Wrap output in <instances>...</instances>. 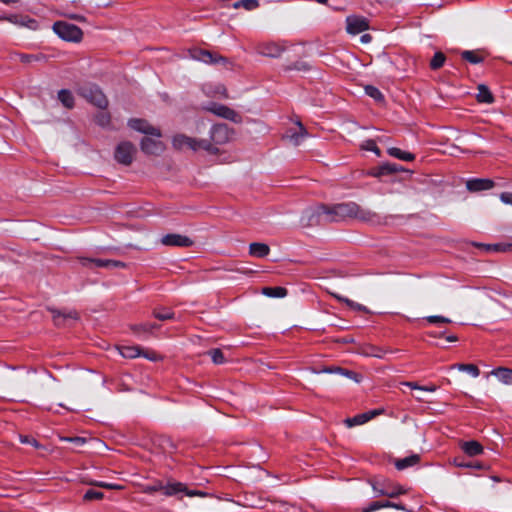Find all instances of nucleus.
I'll return each mask as SVG.
<instances>
[{
    "label": "nucleus",
    "mask_w": 512,
    "mask_h": 512,
    "mask_svg": "<svg viewBox=\"0 0 512 512\" xmlns=\"http://www.w3.org/2000/svg\"><path fill=\"white\" fill-rule=\"evenodd\" d=\"M49 311L52 313L53 321L57 326H65L68 321H77L79 319V314L75 310L60 311L49 308Z\"/></svg>",
    "instance_id": "15"
},
{
    "label": "nucleus",
    "mask_w": 512,
    "mask_h": 512,
    "mask_svg": "<svg viewBox=\"0 0 512 512\" xmlns=\"http://www.w3.org/2000/svg\"><path fill=\"white\" fill-rule=\"evenodd\" d=\"M369 421L368 415L366 413L358 414L352 418H347L344 422L347 427L351 428L357 425H362Z\"/></svg>",
    "instance_id": "33"
},
{
    "label": "nucleus",
    "mask_w": 512,
    "mask_h": 512,
    "mask_svg": "<svg viewBox=\"0 0 512 512\" xmlns=\"http://www.w3.org/2000/svg\"><path fill=\"white\" fill-rule=\"evenodd\" d=\"M262 294L268 297L282 298L287 295V290L284 287H264Z\"/></svg>",
    "instance_id": "30"
},
{
    "label": "nucleus",
    "mask_w": 512,
    "mask_h": 512,
    "mask_svg": "<svg viewBox=\"0 0 512 512\" xmlns=\"http://www.w3.org/2000/svg\"><path fill=\"white\" fill-rule=\"evenodd\" d=\"M325 211L327 223L341 222L349 218L368 223H380V217L376 212L362 208L355 202L325 205Z\"/></svg>",
    "instance_id": "1"
},
{
    "label": "nucleus",
    "mask_w": 512,
    "mask_h": 512,
    "mask_svg": "<svg viewBox=\"0 0 512 512\" xmlns=\"http://www.w3.org/2000/svg\"><path fill=\"white\" fill-rule=\"evenodd\" d=\"M81 95L100 109H105L108 105L106 96L97 86L82 88Z\"/></svg>",
    "instance_id": "10"
},
{
    "label": "nucleus",
    "mask_w": 512,
    "mask_h": 512,
    "mask_svg": "<svg viewBox=\"0 0 512 512\" xmlns=\"http://www.w3.org/2000/svg\"><path fill=\"white\" fill-rule=\"evenodd\" d=\"M435 390H436V386L435 385L422 386V391L434 392Z\"/></svg>",
    "instance_id": "64"
},
{
    "label": "nucleus",
    "mask_w": 512,
    "mask_h": 512,
    "mask_svg": "<svg viewBox=\"0 0 512 512\" xmlns=\"http://www.w3.org/2000/svg\"><path fill=\"white\" fill-rule=\"evenodd\" d=\"M393 508L395 509H398V510H403V511H407V512H412L410 510H407L402 504L400 503H393Z\"/></svg>",
    "instance_id": "63"
},
{
    "label": "nucleus",
    "mask_w": 512,
    "mask_h": 512,
    "mask_svg": "<svg viewBox=\"0 0 512 512\" xmlns=\"http://www.w3.org/2000/svg\"><path fill=\"white\" fill-rule=\"evenodd\" d=\"M172 146L176 150L188 148L193 151L205 150L212 153L217 151L208 139H196L184 134L174 135L172 138Z\"/></svg>",
    "instance_id": "2"
},
{
    "label": "nucleus",
    "mask_w": 512,
    "mask_h": 512,
    "mask_svg": "<svg viewBox=\"0 0 512 512\" xmlns=\"http://www.w3.org/2000/svg\"><path fill=\"white\" fill-rule=\"evenodd\" d=\"M153 315L155 318H157L158 320H162V321L174 318V313L169 310H163V311L155 310L153 312Z\"/></svg>",
    "instance_id": "48"
},
{
    "label": "nucleus",
    "mask_w": 512,
    "mask_h": 512,
    "mask_svg": "<svg viewBox=\"0 0 512 512\" xmlns=\"http://www.w3.org/2000/svg\"><path fill=\"white\" fill-rule=\"evenodd\" d=\"M334 296L338 300H340L342 302H345L348 306H350L351 308H353L355 310L363 311V312H368V309L365 306H362L361 304L355 303V302L349 300L348 298H343V297H340L338 295H334Z\"/></svg>",
    "instance_id": "45"
},
{
    "label": "nucleus",
    "mask_w": 512,
    "mask_h": 512,
    "mask_svg": "<svg viewBox=\"0 0 512 512\" xmlns=\"http://www.w3.org/2000/svg\"><path fill=\"white\" fill-rule=\"evenodd\" d=\"M163 487L164 486L161 483H159V484L147 487L146 490L148 492H156V491H162L163 492Z\"/></svg>",
    "instance_id": "60"
},
{
    "label": "nucleus",
    "mask_w": 512,
    "mask_h": 512,
    "mask_svg": "<svg viewBox=\"0 0 512 512\" xmlns=\"http://www.w3.org/2000/svg\"><path fill=\"white\" fill-rule=\"evenodd\" d=\"M388 154L392 157H395V158H398L400 160H403V161H413L415 159V155L410 153V152H406V151H403L399 148H396V147H391L387 150Z\"/></svg>",
    "instance_id": "29"
},
{
    "label": "nucleus",
    "mask_w": 512,
    "mask_h": 512,
    "mask_svg": "<svg viewBox=\"0 0 512 512\" xmlns=\"http://www.w3.org/2000/svg\"><path fill=\"white\" fill-rule=\"evenodd\" d=\"M494 187V182L491 179H471L466 182V188L470 192H479L489 190Z\"/></svg>",
    "instance_id": "20"
},
{
    "label": "nucleus",
    "mask_w": 512,
    "mask_h": 512,
    "mask_svg": "<svg viewBox=\"0 0 512 512\" xmlns=\"http://www.w3.org/2000/svg\"><path fill=\"white\" fill-rule=\"evenodd\" d=\"M242 8L252 11L260 6L259 0H241Z\"/></svg>",
    "instance_id": "51"
},
{
    "label": "nucleus",
    "mask_w": 512,
    "mask_h": 512,
    "mask_svg": "<svg viewBox=\"0 0 512 512\" xmlns=\"http://www.w3.org/2000/svg\"><path fill=\"white\" fill-rule=\"evenodd\" d=\"M393 507V502L390 501H375L369 504L362 512H373L381 508Z\"/></svg>",
    "instance_id": "36"
},
{
    "label": "nucleus",
    "mask_w": 512,
    "mask_h": 512,
    "mask_svg": "<svg viewBox=\"0 0 512 512\" xmlns=\"http://www.w3.org/2000/svg\"><path fill=\"white\" fill-rule=\"evenodd\" d=\"M311 371L313 373H322L323 372V373L339 374L342 376H346V377L354 380L355 382H360V376L357 373L350 371V370L342 369L340 367H327V368H324L323 370L312 369Z\"/></svg>",
    "instance_id": "21"
},
{
    "label": "nucleus",
    "mask_w": 512,
    "mask_h": 512,
    "mask_svg": "<svg viewBox=\"0 0 512 512\" xmlns=\"http://www.w3.org/2000/svg\"><path fill=\"white\" fill-rule=\"evenodd\" d=\"M97 121H98V123H99L100 125L105 126V125H107V124L109 123L110 118H109V116H108L107 114L102 113V114L98 117V120H97Z\"/></svg>",
    "instance_id": "58"
},
{
    "label": "nucleus",
    "mask_w": 512,
    "mask_h": 512,
    "mask_svg": "<svg viewBox=\"0 0 512 512\" xmlns=\"http://www.w3.org/2000/svg\"><path fill=\"white\" fill-rule=\"evenodd\" d=\"M179 492H185L186 495H188V496H195V495L205 496L206 495V493L201 492V491H190L187 489V487L183 483H180V482L169 483L165 487H163V493L167 496L176 495Z\"/></svg>",
    "instance_id": "18"
},
{
    "label": "nucleus",
    "mask_w": 512,
    "mask_h": 512,
    "mask_svg": "<svg viewBox=\"0 0 512 512\" xmlns=\"http://www.w3.org/2000/svg\"><path fill=\"white\" fill-rule=\"evenodd\" d=\"M296 125L297 130L289 129L283 136L284 139L288 140L294 146L300 145L303 139H305L308 136L306 128L300 121H298Z\"/></svg>",
    "instance_id": "17"
},
{
    "label": "nucleus",
    "mask_w": 512,
    "mask_h": 512,
    "mask_svg": "<svg viewBox=\"0 0 512 512\" xmlns=\"http://www.w3.org/2000/svg\"><path fill=\"white\" fill-rule=\"evenodd\" d=\"M425 319L427 322L432 323V324H435V323L449 324L452 322L450 318H447L444 316H438V315L428 316Z\"/></svg>",
    "instance_id": "50"
},
{
    "label": "nucleus",
    "mask_w": 512,
    "mask_h": 512,
    "mask_svg": "<svg viewBox=\"0 0 512 512\" xmlns=\"http://www.w3.org/2000/svg\"><path fill=\"white\" fill-rule=\"evenodd\" d=\"M128 126L131 129L146 135L155 136L157 138L162 136L160 129L152 126L147 120L144 119L132 118L128 121Z\"/></svg>",
    "instance_id": "11"
},
{
    "label": "nucleus",
    "mask_w": 512,
    "mask_h": 512,
    "mask_svg": "<svg viewBox=\"0 0 512 512\" xmlns=\"http://www.w3.org/2000/svg\"><path fill=\"white\" fill-rule=\"evenodd\" d=\"M286 50V46L281 42H264L257 46V52L266 57L278 58Z\"/></svg>",
    "instance_id": "13"
},
{
    "label": "nucleus",
    "mask_w": 512,
    "mask_h": 512,
    "mask_svg": "<svg viewBox=\"0 0 512 512\" xmlns=\"http://www.w3.org/2000/svg\"><path fill=\"white\" fill-rule=\"evenodd\" d=\"M29 374L15 375L12 378V388L17 390L18 388L25 386L28 383Z\"/></svg>",
    "instance_id": "40"
},
{
    "label": "nucleus",
    "mask_w": 512,
    "mask_h": 512,
    "mask_svg": "<svg viewBox=\"0 0 512 512\" xmlns=\"http://www.w3.org/2000/svg\"><path fill=\"white\" fill-rule=\"evenodd\" d=\"M325 205L320 204L311 206L303 210L300 216V224L302 227H312L327 224L325 220Z\"/></svg>",
    "instance_id": "3"
},
{
    "label": "nucleus",
    "mask_w": 512,
    "mask_h": 512,
    "mask_svg": "<svg viewBox=\"0 0 512 512\" xmlns=\"http://www.w3.org/2000/svg\"><path fill=\"white\" fill-rule=\"evenodd\" d=\"M403 385L408 386V387H410L412 389H416V390H421L422 391V386H419L415 382H404Z\"/></svg>",
    "instance_id": "61"
},
{
    "label": "nucleus",
    "mask_w": 512,
    "mask_h": 512,
    "mask_svg": "<svg viewBox=\"0 0 512 512\" xmlns=\"http://www.w3.org/2000/svg\"><path fill=\"white\" fill-rule=\"evenodd\" d=\"M103 497H104V494L102 492L90 489V490L86 491V493L83 496V499L85 501H92V500H100Z\"/></svg>",
    "instance_id": "46"
},
{
    "label": "nucleus",
    "mask_w": 512,
    "mask_h": 512,
    "mask_svg": "<svg viewBox=\"0 0 512 512\" xmlns=\"http://www.w3.org/2000/svg\"><path fill=\"white\" fill-rule=\"evenodd\" d=\"M20 441L22 443L31 444L36 448H40V444L34 438H30L28 436H20Z\"/></svg>",
    "instance_id": "54"
},
{
    "label": "nucleus",
    "mask_w": 512,
    "mask_h": 512,
    "mask_svg": "<svg viewBox=\"0 0 512 512\" xmlns=\"http://www.w3.org/2000/svg\"><path fill=\"white\" fill-rule=\"evenodd\" d=\"M205 109L218 117L230 120L236 124L242 123V116L226 105L213 103Z\"/></svg>",
    "instance_id": "8"
},
{
    "label": "nucleus",
    "mask_w": 512,
    "mask_h": 512,
    "mask_svg": "<svg viewBox=\"0 0 512 512\" xmlns=\"http://www.w3.org/2000/svg\"><path fill=\"white\" fill-rule=\"evenodd\" d=\"M477 90L478 93L476 95V99L478 102L486 104H491L494 102V96L492 95V93L490 92L489 88L486 85H478Z\"/></svg>",
    "instance_id": "26"
},
{
    "label": "nucleus",
    "mask_w": 512,
    "mask_h": 512,
    "mask_svg": "<svg viewBox=\"0 0 512 512\" xmlns=\"http://www.w3.org/2000/svg\"><path fill=\"white\" fill-rule=\"evenodd\" d=\"M58 99L66 108L71 109L74 106V97L69 90H60L58 92Z\"/></svg>",
    "instance_id": "31"
},
{
    "label": "nucleus",
    "mask_w": 512,
    "mask_h": 512,
    "mask_svg": "<svg viewBox=\"0 0 512 512\" xmlns=\"http://www.w3.org/2000/svg\"><path fill=\"white\" fill-rule=\"evenodd\" d=\"M0 20L8 21L12 24L19 25L22 27H27L31 30H36L38 28V22L30 18L26 15L13 14L9 16L1 17Z\"/></svg>",
    "instance_id": "16"
},
{
    "label": "nucleus",
    "mask_w": 512,
    "mask_h": 512,
    "mask_svg": "<svg viewBox=\"0 0 512 512\" xmlns=\"http://www.w3.org/2000/svg\"><path fill=\"white\" fill-rule=\"evenodd\" d=\"M388 350H385L383 348H379V347H370V351L369 352H366V355H370V356H374V357H378V358H383L384 357V354L387 352Z\"/></svg>",
    "instance_id": "52"
},
{
    "label": "nucleus",
    "mask_w": 512,
    "mask_h": 512,
    "mask_svg": "<svg viewBox=\"0 0 512 512\" xmlns=\"http://www.w3.org/2000/svg\"><path fill=\"white\" fill-rule=\"evenodd\" d=\"M16 56L24 64H30L34 61L45 59V56L42 54H17Z\"/></svg>",
    "instance_id": "38"
},
{
    "label": "nucleus",
    "mask_w": 512,
    "mask_h": 512,
    "mask_svg": "<svg viewBox=\"0 0 512 512\" xmlns=\"http://www.w3.org/2000/svg\"><path fill=\"white\" fill-rule=\"evenodd\" d=\"M189 55L192 59L201 61L206 64L226 65L229 63V60L226 57H223L219 54L213 53L208 50L191 49V50H189Z\"/></svg>",
    "instance_id": "7"
},
{
    "label": "nucleus",
    "mask_w": 512,
    "mask_h": 512,
    "mask_svg": "<svg viewBox=\"0 0 512 512\" xmlns=\"http://www.w3.org/2000/svg\"><path fill=\"white\" fill-rule=\"evenodd\" d=\"M372 487H373V490L376 492L377 496H387V497H390V498H394V497H397L400 494L405 493L404 490L390 491V489L387 488L386 485H382L379 482H374L372 484Z\"/></svg>",
    "instance_id": "25"
},
{
    "label": "nucleus",
    "mask_w": 512,
    "mask_h": 512,
    "mask_svg": "<svg viewBox=\"0 0 512 512\" xmlns=\"http://www.w3.org/2000/svg\"><path fill=\"white\" fill-rule=\"evenodd\" d=\"M491 374L496 376L503 384H512V369L505 367H498L491 371Z\"/></svg>",
    "instance_id": "24"
},
{
    "label": "nucleus",
    "mask_w": 512,
    "mask_h": 512,
    "mask_svg": "<svg viewBox=\"0 0 512 512\" xmlns=\"http://www.w3.org/2000/svg\"><path fill=\"white\" fill-rule=\"evenodd\" d=\"M500 199L503 203L512 205V193L509 192H503L500 195Z\"/></svg>",
    "instance_id": "57"
},
{
    "label": "nucleus",
    "mask_w": 512,
    "mask_h": 512,
    "mask_svg": "<svg viewBox=\"0 0 512 512\" xmlns=\"http://www.w3.org/2000/svg\"><path fill=\"white\" fill-rule=\"evenodd\" d=\"M77 260L83 267H87L90 269H93V268L114 269V268H125L126 267V263H124L122 261H118V260L86 258V257H79V258H77Z\"/></svg>",
    "instance_id": "6"
},
{
    "label": "nucleus",
    "mask_w": 512,
    "mask_h": 512,
    "mask_svg": "<svg viewBox=\"0 0 512 512\" xmlns=\"http://www.w3.org/2000/svg\"><path fill=\"white\" fill-rule=\"evenodd\" d=\"M120 354L124 358L133 359L141 355V348L139 346H124L120 348Z\"/></svg>",
    "instance_id": "32"
},
{
    "label": "nucleus",
    "mask_w": 512,
    "mask_h": 512,
    "mask_svg": "<svg viewBox=\"0 0 512 512\" xmlns=\"http://www.w3.org/2000/svg\"><path fill=\"white\" fill-rule=\"evenodd\" d=\"M461 449L470 457H474L483 453V446L475 440L462 442Z\"/></svg>",
    "instance_id": "22"
},
{
    "label": "nucleus",
    "mask_w": 512,
    "mask_h": 512,
    "mask_svg": "<svg viewBox=\"0 0 512 512\" xmlns=\"http://www.w3.org/2000/svg\"><path fill=\"white\" fill-rule=\"evenodd\" d=\"M454 463L456 466H459V467H468V468H475V469H482L483 468V465L479 462H475V463H464V462H458L456 459L454 460Z\"/></svg>",
    "instance_id": "53"
},
{
    "label": "nucleus",
    "mask_w": 512,
    "mask_h": 512,
    "mask_svg": "<svg viewBox=\"0 0 512 512\" xmlns=\"http://www.w3.org/2000/svg\"><path fill=\"white\" fill-rule=\"evenodd\" d=\"M208 355L211 357L214 364H223L226 361L223 352L219 348L209 350Z\"/></svg>",
    "instance_id": "37"
},
{
    "label": "nucleus",
    "mask_w": 512,
    "mask_h": 512,
    "mask_svg": "<svg viewBox=\"0 0 512 512\" xmlns=\"http://www.w3.org/2000/svg\"><path fill=\"white\" fill-rule=\"evenodd\" d=\"M54 32L63 40L79 42L82 39V30L74 24L58 21L53 24Z\"/></svg>",
    "instance_id": "4"
},
{
    "label": "nucleus",
    "mask_w": 512,
    "mask_h": 512,
    "mask_svg": "<svg viewBox=\"0 0 512 512\" xmlns=\"http://www.w3.org/2000/svg\"><path fill=\"white\" fill-rule=\"evenodd\" d=\"M59 439L61 441L74 443L77 447H81V446H83L87 442V439L84 438V437H65V436H60Z\"/></svg>",
    "instance_id": "47"
},
{
    "label": "nucleus",
    "mask_w": 512,
    "mask_h": 512,
    "mask_svg": "<svg viewBox=\"0 0 512 512\" xmlns=\"http://www.w3.org/2000/svg\"><path fill=\"white\" fill-rule=\"evenodd\" d=\"M141 151L146 155L159 156L165 151V144L160 140L149 137L142 138L140 142Z\"/></svg>",
    "instance_id": "14"
},
{
    "label": "nucleus",
    "mask_w": 512,
    "mask_h": 512,
    "mask_svg": "<svg viewBox=\"0 0 512 512\" xmlns=\"http://www.w3.org/2000/svg\"><path fill=\"white\" fill-rule=\"evenodd\" d=\"M372 40V37L370 34H364L360 37V41L363 43V44H367L369 42H371Z\"/></svg>",
    "instance_id": "62"
},
{
    "label": "nucleus",
    "mask_w": 512,
    "mask_h": 512,
    "mask_svg": "<svg viewBox=\"0 0 512 512\" xmlns=\"http://www.w3.org/2000/svg\"><path fill=\"white\" fill-rule=\"evenodd\" d=\"M456 367L460 371H466L470 373L473 377H478L480 374L479 368L474 364H457Z\"/></svg>",
    "instance_id": "42"
},
{
    "label": "nucleus",
    "mask_w": 512,
    "mask_h": 512,
    "mask_svg": "<svg viewBox=\"0 0 512 512\" xmlns=\"http://www.w3.org/2000/svg\"><path fill=\"white\" fill-rule=\"evenodd\" d=\"M347 32L352 35L359 34L368 29V22L365 18L349 16L346 19Z\"/></svg>",
    "instance_id": "19"
},
{
    "label": "nucleus",
    "mask_w": 512,
    "mask_h": 512,
    "mask_svg": "<svg viewBox=\"0 0 512 512\" xmlns=\"http://www.w3.org/2000/svg\"><path fill=\"white\" fill-rule=\"evenodd\" d=\"M270 252V248L265 243L254 242L249 245V253L252 256L263 258Z\"/></svg>",
    "instance_id": "23"
},
{
    "label": "nucleus",
    "mask_w": 512,
    "mask_h": 512,
    "mask_svg": "<svg viewBox=\"0 0 512 512\" xmlns=\"http://www.w3.org/2000/svg\"><path fill=\"white\" fill-rule=\"evenodd\" d=\"M375 145L376 142L374 140L368 139L361 144V149L371 151L373 148H375Z\"/></svg>",
    "instance_id": "55"
},
{
    "label": "nucleus",
    "mask_w": 512,
    "mask_h": 512,
    "mask_svg": "<svg viewBox=\"0 0 512 512\" xmlns=\"http://www.w3.org/2000/svg\"><path fill=\"white\" fill-rule=\"evenodd\" d=\"M234 130L229 128L226 124H216L210 131V142L215 144H225L231 141L234 137Z\"/></svg>",
    "instance_id": "9"
},
{
    "label": "nucleus",
    "mask_w": 512,
    "mask_h": 512,
    "mask_svg": "<svg viewBox=\"0 0 512 512\" xmlns=\"http://www.w3.org/2000/svg\"><path fill=\"white\" fill-rule=\"evenodd\" d=\"M383 410L381 409H375V410H372V411H368V412H365L366 415H368L369 417V420L373 419L374 417L382 414Z\"/></svg>",
    "instance_id": "59"
},
{
    "label": "nucleus",
    "mask_w": 512,
    "mask_h": 512,
    "mask_svg": "<svg viewBox=\"0 0 512 512\" xmlns=\"http://www.w3.org/2000/svg\"><path fill=\"white\" fill-rule=\"evenodd\" d=\"M136 153L137 148L132 142L121 141L115 147L114 158L119 164L129 166L134 161Z\"/></svg>",
    "instance_id": "5"
},
{
    "label": "nucleus",
    "mask_w": 512,
    "mask_h": 512,
    "mask_svg": "<svg viewBox=\"0 0 512 512\" xmlns=\"http://www.w3.org/2000/svg\"><path fill=\"white\" fill-rule=\"evenodd\" d=\"M157 328H159V325H157L155 323H145V324L132 326V329L136 334L152 333L153 329H157Z\"/></svg>",
    "instance_id": "35"
},
{
    "label": "nucleus",
    "mask_w": 512,
    "mask_h": 512,
    "mask_svg": "<svg viewBox=\"0 0 512 512\" xmlns=\"http://www.w3.org/2000/svg\"><path fill=\"white\" fill-rule=\"evenodd\" d=\"M461 57L472 64H478L483 61V58L477 55L474 51L465 50L461 52Z\"/></svg>",
    "instance_id": "39"
},
{
    "label": "nucleus",
    "mask_w": 512,
    "mask_h": 512,
    "mask_svg": "<svg viewBox=\"0 0 512 512\" xmlns=\"http://www.w3.org/2000/svg\"><path fill=\"white\" fill-rule=\"evenodd\" d=\"M475 245L479 246V247H485L487 250L493 249L496 251H507V250L512 251V243L504 244V245H494V246L484 245V244H475Z\"/></svg>",
    "instance_id": "49"
},
{
    "label": "nucleus",
    "mask_w": 512,
    "mask_h": 512,
    "mask_svg": "<svg viewBox=\"0 0 512 512\" xmlns=\"http://www.w3.org/2000/svg\"><path fill=\"white\" fill-rule=\"evenodd\" d=\"M420 461V456L417 454L410 455L408 457L397 459L395 461V467L398 470H404L408 467L416 465Z\"/></svg>",
    "instance_id": "27"
},
{
    "label": "nucleus",
    "mask_w": 512,
    "mask_h": 512,
    "mask_svg": "<svg viewBox=\"0 0 512 512\" xmlns=\"http://www.w3.org/2000/svg\"><path fill=\"white\" fill-rule=\"evenodd\" d=\"M446 57L442 52H436L430 61V68L432 70H438L445 63Z\"/></svg>",
    "instance_id": "34"
},
{
    "label": "nucleus",
    "mask_w": 512,
    "mask_h": 512,
    "mask_svg": "<svg viewBox=\"0 0 512 512\" xmlns=\"http://www.w3.org/2000/svg\"><path fill=\"white\" fill-rule=\"evenodd\" d=\"M88 484L97 486V487H101V488L111 489V490H122L123 489L122 485L107 483V482H103V481H90V482H88Z\"/></svg>",
    "instance_id": "44"
},
{
    "label": "nucleus",
    "mask_w": 512,
    "mask_h": 512,
    "mask_svg": "<svg viewBox=\"0 0 512 512\" xmlns=\"http://www.w3.org/2000/svg\"><path fill=\"white\" fill-rule=\"evenodd\" d=\"M141 355L144 356L145 358L151 360V361H157L159 359V356L153 352V351H142L141 350Z\"/></svg>",
    "instance_id": "56"
},
{
    "label": "nucleus",
    "mask_w": 512,
    "mask_h": 512,
    "mask_svg": "<svg viewBox=\"0 0 512 512\" xmlns=\"http://www.w3.org/2000/svg\"><path fill=\"white\" fill-rule=\"evenodd\" d=\"M397 171H398V169L396 168L395 165L386 163V164L379 166L378 168L372 169L371 171L368 172V174L373 177H380L384 174H392Z\"/></svg>",
    "instance_id": "28"
},
{
    "label": "nucleus",
    "mask_w": 512,
    "mask_h": 512,
    "mask_svg": "<svg viewBox=\"0 0 512 512\" xmlns=\"http://www.w3.org/2000/svg\"><path fill=\"white\" fill-rule=\"evenodd\" d=\"M365 92L368 96H370L371 98L378 102H381L384 99L383 94L380 92V90L372 85L365 86Z\"/></svg>",
    "instance_id": "41"
},
{
    "label": "nucleus",
    "mask_w": 512,
    "mask_h": 512,
    "mask_svg": "<svg viewBox=\"0 0 512 512\" xmlns=\"http://www.w3.org/2000/svg\"><path fill=\"white\" fill-rule=\"evenodd\" d=\"M160 243L164 246H174V247H191L194 245V241L182 234L178 233H169L161 237Z\"/></svg>",
    "instance_id": "12"
},
{
    "label": "nucleus",
    "mask_w": 512,
    "mask_h": 512,
    "mask_svg": "<svg viewBox=\"0 0 512 512\" xmlns=\"http://www.w3.org/2000/svg\"><path fill=\"white\" fill-rule=\"evenodd\" d=\"M310 69H311V65L308 62L303 61V60L296 61L287 67V70H297V71H303V72L309 71Z\"/></svg>",
    "instance_id": "43"
}]
</instances>
